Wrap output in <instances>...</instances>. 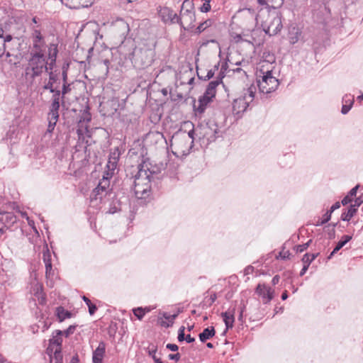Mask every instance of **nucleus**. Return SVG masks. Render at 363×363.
Returning a JSON list of instances; mask_svg holds the SVG:
<instances>
[{"mask_svg": "<svg viewBox=\"0 0 363 363\" xmlns=\"http://www.w3.org/2000/svg\"><path fill=\"white\" fill-rule=\"evenodd\" d=\"M149 162H143L138 167V172L135 175L134 179V193L138 199H145L150 196L151 185L150 182L153 179L154 174H157V170L150 168Z\"/></svg>", "mask_w": 363, "mask_h": 363, "instance_id": "obj_1", "label": "nucleus"}, {"mask_svg": "<svg viewBox=\"0 0 363 363\" xmlns=\"http://www.w3.org/2000/svg\"><path fill=\"white\" fill-rule=\"evenodd\" d=\"M50 66L43 52L31 51L28 63L24 69V77L29 85H32L35 78L40 77L44 72H48Z\"/></svg>", "mask_w": 363, "mask_h": 363, "instance_id": "obj_2", "label": "nucleus"}, {"mask_svg": "<svg viewBox=\"0 0 363 363\" xmlns=\"http://www.w3.org/2000/svg\"><path fill=\"white\" fill-rule=\"evenodd\" d=\"M194 129L188 133L182 130L176 132L171 139V146L175 150L174 154L189 155L194 146Z\"/></svg>", "mask_w": 363, "mask_h": 363, "instance_id": "obj_3", "label": "nucleus"}, {"mask_svg": "<svg viewBox=\"0 0 363 363\" xmlns=\"http://www.w3.org/2000/svg\"><path fill=\"white\" fill-rule=\"evenodd\" d=\"M269 67L257 68V83L259 90L262 94L274 91L279 86V80L272 75L271 65Z\"/></svg>", "mask_w": 363, "mask_h": 363, "instance_id": "obj_4", "label": "nucleus"}, {"mask_svg": "<svg viewBox=\"0 0 363 363\" xmlns=\"http://www.w3.org/2000/svg\"><path fill=\"white\" fill-rule=\"evenodd\" d=\"M256 90V86L253 84L247 89L243 90L242 95L233 101V114L240 116L247 110V107L255 99Z\"/></svg>", "mask_w": 363, "mask_h": 363, "instance_id": "obj_5", "label": "nucleus"}, {"mask_svg": "<svg viewBox=\"0 0 363 363\" xmlns=\"http://www.w3.org/2000/svg\"><path fill=\"white\" fill-rule=\"evenodd\" d=\"M195 20L196 16L194 11L193 2L189 0H184L182 3L180 15L178 16L177 23L180 24L184 30H189L194 27Z\"/></svg>", "mask_w": 363, "mask_h": 363, "instance_id": "obj_6", "label": "nucleus"}, {"mask_svg": "<svg viewBox=\"0 0 363 363\" xmlns=\"http://www.w3.org/2000/svg\"><path fill=\"white\" fill-rule=\"evenodd\" d=\"M262 27L269 36L277 35L282 28L281 18L278 13H269L267 18L262 23Z\"/></svg>", "mask_w": 363, "mask_h": 363, "instance_id": "obj_7", "label": "nucleus"}, {"mask_svg": "<svg viewBox=\"0 0 363 363\" xmlns=\"http://www.w3.org/2000/svg\"><path fill=\"white\" fill-rule=\"evenodd\" d=\"M33 51L43 52L45 44V37L42 34L41 25H29Z\"/></svg>", "mask_w": 363, "mask_h": 363, "instance_id": "obj_8", "label": "nucleus"}, {"mask_svg": "<svg viewBox=\"0 0 363 363\" xmlns=\"http://www.w3.org/2000/svg\"><path fill=\"white\" fill-rule=\"evenodd\" d=\"M48 80L43 86L45 90H60L62 84V75L58 70H50Z\"/></svg>", "mask_w": 363, "mask_h": 363, "instance_id": "obj_9", "label": "nucleus"}, {"mask_svg": "<svg viewBox=\"0 0 363 363\" xmlns=\"http://www.w3.org/2000/svg\"><path fill=\"white\" fill-rule=\"evenodd\" d=\"M17 221V217L12 212L0 211V233H4L6 229L11 228Z\"/></svg>", "mask_w": 363, "mask_h": 363, "instance_id": "obj_10", "label": "nucleus"}, {"mask_svg": "<svg viewBox=\"0 0 363 363\" xmlns=\"http://www.w3.org/2000/svg\"><path fill=\"white\" fill-rule=\"evenodd\" d=\"M111 188L108 186V182L106 180L99 181L97 186L93 189L91 193V200H100L111 191Z\"/></svg>", "mask_w": 363, "mask_h": 363, "instance_id": "obj_11", "label": "nucleus"}, {"mask_svg": "<svg viewBox=\"0 0 363 363\" xmlns=\"http://www.w3.org/2000/svg\"><path fill=\"white\" fill-rule=\"evenodd\" d=\"M113 30L121 37H125L130 30L128 23L123 18H117L112 23Z\"/></svg>", "mask_w": 363, "mask_h": 363, "instance_id": "obj_12", "label": "nucleus"}, {"mask_svg": "<svg viewBox=\"0 0 363 363\" xmlns=\"http://www.w3.org/2000/svg\"><path fill=\"white\" fill-rule=\"evenodd\" d=\"M58 52V45L54 43H50L45 55L46 60L48 61L50 70H52L56 65Z\"/></svg>", "mask_w": 363, "mask_h": 363, "instance_id": "obj_13", "label": "nucleus"}, {"mask_svg": "<svg viewBox=\"0 0 363 363\" xmlns=\"http://www.w3.org/2000/svg\"><path fill=\"white\" fill-rule=\"evenodd\" d=\"M159 16L164 23H176L178 21L177 14L168 7L160 8Z\"/></svg>", "mask_w": 363, "mask_h": 363, "instance_id": "obj_14", "label": "nucleus"}, {"mask_svg": "<svg viewBox=\"0 0 363 363\" xmlns=\"http://www.w3.org/2000/svg\"><path fill=\"white\" fill-rule=\"evenodd\" d=\"M256 293L262 297L264 303H269L273 298V291L264 284H258Z\"/></svg>", "mask_w": 363, "mask_h": 363, "instance_id": "obj_15", "label": "nucleus"}, {"mask_svg": "<svg viewBox=\"0 0 363 363\" xmlns=\"http://www.w3.org/2000/svg\"><path fill=\"white\" fill-rule=\"evenodd\" d=\"M120 155L121 153L118 147L111 151L108 156V162L106 167V169H111V170L116 169Z\"/></svg>", "mask_w": 363, "mask_h": 363, "instance_id": "obj_16", "label": "nucleus"}, {"mask_svg": "<svg viewBox=\"0 0 363 363\" xmlns=\"http://www.w3.org/2000/svg\"><path fill=\"white\" fill-rule=\"evenodd\" d=\"M106 352V344L100 342L96 349L93 352V363H102V360Z\"/></svg>", "mask_w": 363, "mask_h": 363, "instance_id": "obj_17", "label": "nucleus"}, {"mask_svg": "<svg viewBox=\"0 0 363 363\" xmlns=\"http://www.w3.org/2000/svg\"><path fill=\"white\" fill-rule=\"evenodd\" d=\"M262 58L263 60L259 62L257 68H262V66L264 67H269L268 65L269 64L271 65L272 70H273L274 68V63L275 62L276 60L274 55L269 52H264Z\"/></svg>", "mask_w": 363, "mask_h": 363, "instance_id": "obj_18", "label": "nucleus"}, {"mask_svg": "<svg viewBox=\"0 0 363 363\" xmlns=\"http://www.w3.org/2000/svg\"><path fill=\"white\" fill-rule=\"evenodd\" d=\"M13 37L11 35H6L5 37L0 34V57L6 54V49H10L9 43L12 42Z\"/></svg>", "mask_w": 363, "mask_h": 363, "instance_id": "obj_19", "label": "nucleus"}, {"mask_svg": "<svg viewBox=\"0 0 363 363\" xmlns=\"http://www.w3.org/2000/svg\"><path fill=\"white\" fill-rule=\"evenodd\" d=\"M301 30L299 28L293 26L290 28L289 31V39L291 44L296 43L301 38Z\"/></svg>", "mask_w": 363, "mask_h": 363, "instance_id": "obj_20", "label": "nucleus"}, {"mask_svg": "<svg viewBox=\"0 0 363 363\" xmlns=\"http://www.w3.org/2000/svg\"><path fill=\"white\" fill-rule=\"evenodd\" d=\"M220 84H221V78L216 79L215 80L210 82L206 89V94L211 98H213L216 96V87Z\"/></svg>", "mask_w": 363, "mask_h": 363, "instance_id": "obj_21", "label": "nucleus"}, {"mask_svg": "<svg viewBox=\"0 0 363 363\" xmlns=\"http://www.w3.org/2000/svg\"><path fill=\"white\" fill-rule=\"evenodd\" d=\"M223 321L226 326V330L232 328L235 321L234 313L230 311H225L221 313Z\"/></svg>", "mask_w": 363, "mask_h": 363, "instance_id": "obj_22", "label": "nucleus"}, {"mask_svg": "<svg viewBox=\"0 0 363 363\" xmlns=\"http://www.w3.org/2000/svg\"><path fill=\"white\" fill-rule=\"evenodd\" d=\"M216 331L213 327L205 328L199 335L201 342H205L207 340L215 335Z\"/></svg>", "mask_w": 363, "mask_h": 363, "instance_id": "obj_23", "label": "nucleus"}, {"mask_svg": "<svg viewBox=\"0 0 363 363\" xmlns=\"http://www.w3.org/2000/svg\"><path fill=\"white\" fill-rule=\"evenodd\" d=\"M352 239L351 235H345L342 236L341 240H340L333 252L328 256V259H330L336 252H337L342 247H343L350 240Z\"/></svg>", "mask_w": 363, "mask_h": 363, "instance_id": "obj_24", "label": "nucleus"}, {"mask_svg": "<svg viewBox=\"0 0 363 363\" xmlns=\"http://www.w3.org/2000/svg\"><path fill=\"white\" fill-rule=\"evenodd\" d=\"M62 331L57 330L52 333V337L50 340V343L61 347L62 343Z\"/></svg>", "mask_w": 363, "mask_h": 363, "instance_id": "obj_25", "label": "nucleus"}, {"mask_svg": "<svg viewBox=\"0 0 363 363\" xmlns=\"http://www.w3.org/2000/svg\"><path fill=\"white\" fill-rule=\"evenodd\" d=\"M57 316L60 322H62L66 318L71 317V313L66 311L63 307L59 306L56 309Z\"/></svg>", "mask_w": 363, "mask_h": 363, "instance_id": "obj_26", "label": "nucleus"}, {"mask_svg": "<svg viewBox=\"0 0 363 363\" xmlns=\"http://www.w3.org/2000/svg\"><path fill=\"white\" fill-rule=\"evenodd\" d=\"M61 104V102L51 101L48 116H52L53 118L54 117L59 118V109Z\"/></svg>", "mask_w": 363, "mask_h": 363, "instance_id": "obj_27", "label": "nucleus"}, {"mask_svg": "<svg viewBox=\"0 0 363 363\" xmlns=\"http://www.w3.org/2000/svg\"><path fill=\"white\" fill-rule=\"evenodd\" d=\"M157 347L156 345H150L147 348V352L149 356H150L153 359L155 363H163L161 359L157 357Z\"/></svg>", "mask_w": 363, "mask_h": 363, "instance_id": "obj_28", "label": "nucleus"}, {"mask_svg": "<svg viewBox=\"0 0 363 363\" xmlns=\"http://www.w3.org/2000/svg\"><path fill=\"white\" fill-rule=\"evenodd\" d=\"M356 212L357 208H355V206L350 205L348 210L342 213L341 219L344 221H349Z\"/></svg>", "mask_w": 363, "mask_h": 363, "instance_id": "obj_29", "label": "nucleus"}, {"mask_svg": "<svg viewBox=\"0 0 363 363\" xmlns=\"http://www.w3.org/2000/svg\"><path fill=\"white\" fill-rule=\"evenodd\" d=\"M72 84L68 82V79H62V89L60 93L62 94V98H65V96L69 93L72 90Z\"/></svg>", "mask_w": 363, "mask_h": 363, "instance_id": "obj_30", "label": "nucleus"}, {"mask_svg": "<svg viewBox=\"0 0 363 363\" xmlns=\"http://www.w3.org/2000/svg\"><path fill=\"white\" fill-rule=\"evenodd\" d=\"M94 0H75L73 9L87 8L93 4Z\"/></svg>", "mask_w": 363, "mask_h": 363, "instance_id": "obj_31", "label": "nucleus"}, {"mask_svg": "<svg viewBox=\"0 0 363 363\" xmlns=\"http://www.w3.org/2000/svg\"><path fill=\"white\" fill-rule=\"evenodd\" d=\"M50 93L52 94L51 101H55V102H61L62 105L63 106L65 104V99L62 98V94L60 93V90H48Z\"/></svg>", "mask_w": 363, "mask_h": 363, "instance_id": "obj_32", "label": "nucleus"}, {"mask_svg": "<svg viewBox=\"0 0 363 363\" xmlns=\"http://www.w3.org/2000/svg\"><path fill=\"white\" fill-rule=\"evenodd\" d=\"M319 253L308 254L306 253L302 258V262L304 264L310 265L311 263L318 256Z\"/></svg>", "mask_w": 363, "mask_h": 363, "instance_id": "obj_33", "label": "nucleus"}, {"mask_svg": "<svg viewBox=\"0 0 363 363\" xmlns=\"http://www.w3.org/2000/svg\"><path fill=\"white\" fill-rule=\"evenodd\" d=\"M6 57L9 58L8 62L11 65H17L19 62V57L17 54L13 53L10 51L6 52Z\"/></svg>", "mask_w": 363, "mask_h": 363, "instance_id": "obj_34", "label": "nucleus"}, {"mask_svg": "<svg viewBox=\"0 0 363 363\" xmlns=\"http://www.w3.org/2000/svg\"><path fill=\"white\" fill-rule=\"evenodd\" d=\"M83 301L86 303L89 308V313L91 315H94L97 310V307L95 304L92 303L91 301L85 296L82 297Z\"/></svg>", "mask_w": 363, "mask_h": 363, "instance_id": "obj_35", "label": "nucleus"}, {"mask_svg": "<svg viewBox=\"0 0 363 363\" xmlns=\"http://www.w3.org/2000/svg\"><path fill=\"white\" fill-rule=\"evenodd\" d=\"M218 67H219V64L218 63L217 65H216L214 66V69H210L208 71L207 74L206 76H201L200 75L199 73H198V77L200 79H202V80H204V81H206V80H208L210 79H211L213 76H214V74H215V70H218Z\"/></svg>", "mask_w": 363, "mask_h": 363, "instance_id": "obj_36", "label": "nucleus"}, {"mask_svg": "<svg viewBox=\"0 0 363 363\" xmlns=\"http://www.w3.org/2000/svg\"><path fill=\"white\" fill-rule=\"evenodd\" d=\"M50 257V255L48 252V253H43V260L45 264L46 273H48L52 269V263Z\"/></svg>", "mask_w": 363, "mask_h": 363, "instance_id": "obj_37", "label": "nucleus"}, {"mask_svg": "<svg viewBox=\"0 0 363 363\" xmlns=\"http://www.w3.org/2000/svg\"><path fill=\"white\" fill-rule=\"evenodd\" d=\"M115 173V170H111V169H107L103 174L102 178L100 181L106 180L108 184V186L110 187V179L112 178Z\"/></svg>", "mask_w": 363, "mask_h": 363, "instance_id": "obj_38", "label": "nucleus"}, {"mask_svg": "<svg viewBox=\"0 0 363 363\" xmlns=\"http://www.w3.org/2000/svg\"><path fill=\"white\" fill-rule=\"evenodd\" d=\"M349 100H350L349 104H343L342 105V110H341V112L342 114L347 113L350 111V110L351 109V108L353 105V103H354V96H350Z\"/></svg>", "mask_w": 363, "mask_h": 363, "instance_id": "obj_39", "label": "nucleus"}, {"mask_svg": "<svg viewBox=\"0 0 363 363\" xmlns=\"http://www.w3.org/2000/svg\"><path fill=\"white\" fill-rule=\"evenodd\" d=\"M134 315L139 319L142 320L145 315V311L142 307H138L133 310Z\"/></svg>", "mask_w": 363, "mask_h": 363, "instance_id": "obj_40", "label": "nucleus"}, {"mask_svg": "<svg viewBox=\"0 0 363 363\" xmlns=\"http://www.w3.org/2000/svg\"><path fill=\"white\" fill-rule=\"evenodd\" d=\"M336 225H337L336 223L333 224V225L331 227L330 224H329L328 225L325 227V230L328 232L329 239H333L335 238V227L336 226Z\"/></svg>", "mask_w": 363, "mask_h": 363, "instance_id": "obj_41", "label": "nucleus"}, {"mask_svg": "<svg viewBox=\"0 0 363 363\" xmlns=\"http://www.w3.org/2000/svg\"><path fill=\"white\" fill-rule=\"evenodd\" d=\"M57 121H58V118H57L56 117H54V120H53L52 116H48V122L49 123H48V130L49 132H52L54 130Z\"/></svg>", "mask_w": 363, "mask_h": 363, "instance_id": "obj_42", "label": "nucleus"}, {"mask_svg": "<svg viewBox=\"0 0 363 363\" xmlns=\"http://www.w3.org/2000/svg\"><path fill=\"white\" fill-rule=\"evenodd\" d=\"M203 1V5L200 7V11L203 13H206L211 10L210 2L211 0H201Z\"/></svg>", "mask_w": 363, "mask_h": 363, "instance_id": "obj_43", "label": "nucleus"}, {"mask_svg": "<svg viewBox=\"0 0 363 363\" xmlns=\"http://www.w3.org/2000/svg\"><path fill=\"white\" fill-rule=\"evenodd\" d=\"M312 240H309L307 242L303 244V245H298L296 246V252H302L304 250H306L311 243Z\"/></svg>", "mask_w": 363, "mask_h": 363, "instance_id": "obj_44", "label": "nucleus"}, {"mask_svg": "<svg viewBox=\"0 0 363 363\" xmlns=\"http://www.w3.org/2000/svg\"><path fill=\"white\" fill-rule=\"evenodd\" d=\"M211 97L207 96L206 93H204L203 96L199 98L198 104H201L206 106L207 104L211 101Z\"/></svg>", "mask_w": 363, "mask_h": 363, "instance_id": "obj_45", "label": "nucleus"}, {"mask_svg": "<svg viewBox=\"0 0 363 363\" xmlns=\"http://www.w3.org/2000/svg\"><path fill=\"white\" fill-rule=\"evenodd\" d=\"M69 63H65L62 67V72L60 75H62V79H68V69H69Z\"/></svg>", "mask_w": 363, "mask_h": 363, "instance_id": "obj_46", "label": "nucleus"}, {"mask_svg": "<svg viewBox=\"0 0 363 363\" xmlns=\"http://www.w3.org/2000/svg\"><path fill=\"white\" fill-rule=\"evenodd\" d=\"M211 22L209 21H204L203 23H201L197 27V30L199 33L203 32L206 28H207L208 26H210Z\"/></svg>", "mask_w": 363, "mask_h": 363, "instance_id": "obj_47", "label": "nucleus"}, {"mask_svg": "<svg viewBox=\"0 0 363 363\" xmlns=\"http://www.w3.org/2000/svg\"><path fill=\"white\" fill-rule=\"evenodd\" d=\"M76 328V325H70L65 330L62 331V335L65 337H69L73 334Z\"/></svg>", "mask_w": 363, "mask_h": 363, "instance_id": "obj_48", "label": "nucleus"}, {"mask_svg": "<svg viewBox=\"0 0 363 363\" xmlns=\"http://www.w3.org/2000/svg\"><path fill=\"white\" fill-rule=\"evenodd\" d=\"M184 330H185V328L184 326H182L180 327L179 330V333H178V340L179 342H182L185 340V335H184Z\"/></svg>", "mask_w": 363, "mask_h": 363, "instance_id": "obj_49", "label": "nucleus"}, {"mask_svg": "<svg viewBox=\"0 0 363 363\" xmlns=\"http://www.w3.org/2000/svg\"><path fill=\"white\" fill-rule=\"evenodd\" d=\"M42 291V286H36V291L35 292V295L38 297V298H41V301H40V303H43L45 301V298L43 297V295L41 294Z\"/></svg>", "mask_w": 363, "mask_h": 363, "instance_id": "obj_50", "label": "nucleus"}, {"mask_svg": "<svg viewBox=\"0 0 363 363\" xmlns=\"http://www.w3.org/2000/svg\"><path fill=\"white\" fill-rule=\"evenodd\" d=\"M180 311H179L178 313L173 314V315H169L167 313H163V317L168 320H170L172 322L171 325L173 323V320L177 317Z\"/></svg>", "mask_w": 363, "mask_h": 363, "instance_id": "obj_51", "label": "nucleus"}, {"mask_svg": "<svg viewBox=\"0 0 363 363\" xmlns=\"http://www.w3.org/2000/svg\"><path fill=\"white\" fill-rule=\"evenodd\" d=\"M55 363H62V356L60 352V350H56L55 352Z\"/></svg>", "mask_w": 363, "mask_h": 363, "instance_id": "obj_52", "label": "nucleus"}, {"mask_svg": "<svg viewBox=\"0 0 363 363\" xmlns=\"http://www.w3.org/2000/svg\"><path fill=\"white\" fill-rule=\"evenodd\" d=\"M75 0H60V1L69 9H73Z\"/></svg>", "mask_w": 363, "mask_h": 363, "instance_id": "obj_53", "label": "nucleus"}, {"mask_svg": "<svg viewBox=\"0 0 363 363\" xmlns=\"http://www.w3.org/2000/svg\"><path fill=\"white\" fill-rule=\"evenodd\" d=\"M168 357L171 360H174L175 362H178L181 358V355L179 353L169 354L168 355Z\"/></svg>", "mask_w": 363, "mask_h": 363, "instance_id": "obj_54", "label": "nucleus"}, {"mask_svg": "<svg viewBox=\"0 0 363 363\" xmlns=\"http://www.w3.org/2000/svg\"><path fill=\"white\" fill-rule=\"evenodd\" d=\"M254 267L251 265H249L246 267L244 269V274L245 275H249L253 273L254 272Z\"/></svg>", "mask_w": 363, "mask_h": 363, "instance_id": "obj_55", "label": "nucleus"}, {"mask_svg": "<svg viewBox=\"0 0 363 363\" xmlns=\"http://www.w3.org/2000/svg\"><path fill=\"white\" fill-rule=\"evenodd\" d=\"M331 218V213L327 211L324 215L323 218L322 219V223H328Z\"/></svg>", "mask_w": 363, "mask_h": 363, "instance_id": "obj_56", "label": "nucleus"}, {"mask_svg": "<svg viewBox=\"0 0 363 363\" xmlns=\"http://www.w3.org/2000/svg\"><path fill=\"white\" fill-rule=\"evenodd\" d=\"M352 197L350 196V195L345 196L343 199L342 200L341 203L343 206H345L348 203H350L352 201Z\"/></svg>", "mask_w": 363, "mask_h": 363, "instance_id": "obj_57", "label": "nucleus"}, {"mask_svg": "<svg viewBox=\"0 0 363 363\" xmlns=\"http://www.w3.org/2000/svg\"><path fill=\"white\" fill-rule=\"evenodd\" d=\"M166 347L171 350V351H173V352H175V351H177L178 349H179V347L175 345V344H172V343H168L167 345H166Z\"/></svg>", "mask_w": 363, "mask_h": 363, "instance_id": "obj_58", "label": "nucleus"}, {"mask_svg": "<svg viewBox=\"0 0 363 363\" xmlns=\"http://www.w3.org/2000/svg\"><path fill=\"white\" fill-rule=\"evenodd\" d=\"M340 207V203L339 201H337L330 207V209L328 211L332 214V213L334 211H335L336 209H338Z\"/></svg>", "mask_w": 363, "mask_h": 363, "instance_id": "obj_59", "label": "nucleus"}, {"mask_svg": "<svg viewBox=\"0 0 363 363\" xmlns=\"http://www.w3.org/2000/svg\"><path fill=\"white\" fill-rule=\"evenodd\" d=\"M18 40L17 38H13L12 42L9 43L10 49H6V51H10L11 52L13 50V47L14 45H18Z\"/></svg>", "mask_w": 363, "mask_h": 363, "instance_id": "obj_60", "label": "nucleus"}, {"mask_svg": "<svg viewBox=\"0 0 363 363\" xmlns=\"http://www.w3.org/2000/svg\"><path fill=\"white\" fill-rule=\"evenodd\" d=\"M359 188V186H356L354 187H353L349 192L348 195H350V197H353V196H355L356 194H357V189Z\"/></svg>", "mask_w": 363, "mask_h": 363, "instance_id": "obj_61", "label": "nucleus"}, {"mask_svg": "<svg viewBox=\"0 0 363 363\" xmlns=\"http://www.w3.org/2000/svg\"><path fill=\"white\" fill-rule=\"evenodd\" d=\"M217 298V295L216 293H212L211 295H210V305H211L212 303H213L215 302V301L216 300Z\"/></svg>", "mask_w": 363, "mask_h": 363, "instance_id": "obj_62", "label": "nucleus"}, {"mask_svg": "<svg viewBox=\"0 0 363 363\" xmlns=\"http://www.w3.org/2000/svg\"><path fill=\"white\" fill-rule=\"evenodd\" d=\"M206 106L201 104H199L198 107L196 108L197 111L199 113L204 112Z\"/></svg>", "mask_w": 363, "mask_h": 363, "instance_id": "obj_63", "label": "nucleus"}, {"mask_svg": "<svg viewBox=\"0 0 363 363\" xmlns=\"http://www.w3.org/2000/svg\"><path fill=\"white\" fill-rule=\"evenodd\" d=\"M30 25H40V19L38 18L36 16L33 17L32 18V22L30 23Z\"/></svg>", "mask_w": 363, "mask_h": 363, "instance_id": "obj_64", "label": "nucleus"}]
</instances>
